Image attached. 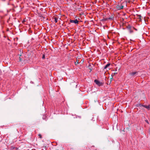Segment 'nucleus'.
Masks as SVG:
<instances>
[{
  "instance_id": "1",
  "label": "nucleus",
  "mask_w": 150,
  "mask_h": 150,
  "mask_svg": "<svg viewBox=\"0 0 150 150\" xmlns=\"http://www.w3.org/2000/svg\"><path fill=\"white\" fill-rule=\"evenodd\" d=\"M94 82L99 86H102L103 85V83L102 82H100L97 79L95 80Z\"/></svg>"
},
{
  "instance_id": "2",
  "label": "nucleus",
  "mask_w": 150,
  "mask_h": 150,
  "mask_svg": "<svg viewBox=\"0 0 150 150\" xmlns=\"http://www.w3.org/2000/svg\"><path fill=\"white\" fill-rule=\"evenodd\" d=\"M70 22L71 23H74L75 24H78L79 23V21L77 20V19H76L75 20H72L70 19Z\"/></svg>"
},
{
  "instance_id": "3",
  "label": "nucleus",
  "mask_w": 150,
  "mask_h": 150,
  "mask_svg": "<svg viewBox=\"0 0 150 150\" xmlns=\"http://www.w3.org/2000/svg\"><path fill=\"white\" fill-rule=\"evenodd\" d=\"M124 8L123 6L121 5V6H120L119 5H117L116 6V8L118 10H120L121 9H122Z\"/></svg>"
},
{
  "instance_id": "4",
  "label": "nucleus",
  "mask_w": 150,
  "mask_h": 150,
  "mask_svg": "<svg viewBox=\"0 0 150 150\" xmlns=\"http://www.w3.org/2000/svg\"><path fill=\"white\" fill-rule=\"evenodd\" d=\"M89 149H90L91 150H96L97 148L95 147L94 146H92L90 148H88Z\"/></svg>"
},
{
  "instance_id": "5",
  "label": "nucleus",
  "mask_w": 150,
  "mask_h": 150,
  "mask_svg": "<svg viewBox=\"0 0 150 150\" xmlns=\"http://www.w3.org/2000/svg\"><path fill=\"white\" fill-rule=\"evenodd\" d=\"M114 19V17L112 15L110 16L108 18V19L110 20H113Z\"/></svg>"
},
{
  "instance_id": "6",
  "label": "nucleus",
  "mask_w": 150,
  "mask_h": 150,
  "mask_svg": "<svg viewBox=\"0 0 150 150\" xmlns=\"http://www.w3.org/2000/svg\"><path fill=\"white\" fill-rule=\"evenodd\" d=\"M143 107H144L145 108L147 109L148 110H149L150 109V107L149 105L147 106L146 105H143Z\"/></svg>"
},
{
  "instance_id": "7",
  "label": "nucleus",
  "mask_w": 150,
  "mask_h": 150,
  "mask_svg": "<svg viewBox=\"0 0 150 150\" xmlns=\"http://www.w3.org/2000/svg\"><path fill=\"white\" fill-rule=\"evenodd\" d=\"M110 63H108L104 67V69H106L110 65Z\"/></svg>"
},
{
  "instance_id": "8",
  "label": "nucleus",
  "mask_w": 150,
  "mask_h": 150,
  "mask_svg": "<svg viewBox=\"0 0 150 150\" xmlns=\"http://www.w3.org/2000/svg\"><path fill=\"white\" fill-rule=\"evenodd\" d=\"M137 73V72H133L131 73L130 74L132 76H134Z\"/></svg>"
},
{
  "instance_id": "9",
  "label": "nucleus",
  "mask_w": 150,
  "mask_h": 150,
  "mask_svg": "<svg viewBox=\"0 0 150 150\" xmlns=\"http://www.w3.org/2000/svg\"><path fill=\"white\" fill-rule=\"evenodd\" d=\"M138 16H139L138 18L139 19V21H141L142 19H141V17H142V16L140 15H138Z\"/></svg>"
},
{
  "instance_id": "10",
  "label": "nucleus",
  "mask_w": 150,
  "mask_h": 150,
  "mask_svg": "<svg viewBox=\"0 0 150 150\" xmlns=\"http://www.w3.org/2000/svg\"><path fill=\"white\" fill-rule=\"evenodd\" d=\"M143 105H141V104H137V107H141L142 106H143Z\"/></svg>"
},
{
  "instance_id": "11",
  "label": "nucleus",
  "mask_w": 150,
  "mask_h": 150,
  "mask_svg": "<svg viewBox=\"0 0 150 150\" xmlns=\"http://www.w3.org/2000/svg\"><path fill=\"white\" fill-rule=\"evenodd\" d=\"M131 27L130 25H129L128 26H127V28L128 29H129L130 30Z\"/></svg>"
},
{
  "instance_id": "12",
  "label": "nucleus",
  "mask_w": 150,
  "mask_h": 150,
  "mask_svg": "<svg viewBox=\"0 0 150 150\" xmlns=\"http://www.w3.org/2000/svg\"><path fill=\"white\" fill-rule=\"evenodd\" d=\"M54 21L55 22V23H56L57 22V20H58V19L57 18H56V17H55L54 18Z\"/></svg>"
},
{
  "instance_id": "13",
  "label": "nucleus",
  "mask_w": 150,
  "mask_h": 150,
  "mask_svg": "<svg viewBox=\"0 0 150 150\" xmlns=\"http://www.w3.org/2000/svg\"><path fill=\"white\" fill-rule=\"evenodd\" d=\"M22 61L21 58L20 57H19V62H21Z\"/></svg>"
},
{
  "instance_id": "14",
  "label": "nucleus",
  "mask_w": 150,
  "mask_h": 150,
  "mask_svg": "<svg viewBox=\"0 0 150 150\" xmlns=\"http://www.w3.org/2000/svg\"><path fill=\"white\" fill-rule=\"evenodd\" d=\"M45 54H43L42 57V58L43 59H45Z\"/></svg>"
},
{
  "instance_id": "15",
  "label": "nucleus",
  "mask_w": 150,
  "mask_h": 150,
  "mask_svg": "<svg viewBox=\"0 0 150 150\" xmlns=\"http://www.w3.org/2000/svg\"><path fill=\"white\" fill-rule=\"evenodd\" d=\"M38 136L40 137V138H42L41 135L40 134H38Z\"/></svg>"
},
{
  "instance_id": "16",
  "label": "nucleus",
  "mask_w": 150,
  "mask_h": 150,
  "mask_svg": "<svg viewBox=\"0 0 150 150\" xmlns=\"http://www.w3.org/2000/svg\"><path fill=\"white\" fill-rule=\"evenodd\" d=\"M25 19H24L22 21V23H24L25 22Z\"/></svg>"
},
{
  "instance_id": "17",
  "label": "nucleus",
  "mask_w": 150,
  "mask_h": 150,
  "mask_svg": "<svg viewBox=\"0 0 150 150\" xmlns=\"http://www.w3.org/2000/svg\"><path fill=\"white\" fill-rule=\"evenodd\" d=\"M79 63L78 62H75V65H76L77 64H79Z\"/></svg>"
},
{
  "instance_id": "18",
  "label": "nucleus",
  "mask_w": 150,
  "mask_h": 150,
  "mask_svg": "<svg viewBox=\"0 0 150 150\" xmlns=\"http://www.w3.org/2000/svg\"><path fill=\"white\" fill-rule=\"evenodd\" d=\"M79 63L78 62H75V65H76L77 64H79Z\"/></svg>"
},
{
  "instance_id": "19",
  "label": "nucleus",
  "mask_w": 150,
  "mask_h": 150,
  "mask_svg": "<svg viewBox=\"0 0 150 150\" xmlns=\"http://www.w3.org/2000/svg\"><path fill=\"white\" fill-rule=\"evenodd\" d=\"M108 19V18H105V19H104V20L105 21H106V20H107Z\"/></svg>"
},
{
  "instance_id": "20",
  "label": "nucleus",
  "mask_w": 150,
  "mask_h": 150,
  "mask_svg": "<svg viewBox=\"0 0 150 150\" xmlns=\"http://www.w3.org/2000/svg\"><path fill=\"white\" fill-rule=\"evenodd\" d=\"M89 69L90 70V71H89L90 72H91V71H92V69H91L90 68H89Z\"/></svg>"
},
{
  "instance_id": "21",
  "label": "nucleus",
  "mask_w": 150,
  "mask_h": 150,
  "mask_svg": "<svg viewBox=\"0 0 150 150\" xmlns=\"http://www.w3.org/2000/svg\"><path fill=\"white\" fill-rule=\"evenodd\" d=\"M56 150H61V149H56Z\"/></svg>"
},
{
  "instance_id": "22",
  "label": "nucleus",
  "mask_w": 150,
  "mask_h": 150,
  "mask_svg": "<svg viewBox=\"0 0 150 150\" xmlns=\"http://www.w3.org/2000/svg\"><path fill=\"white\" fill-rule=\"evenodd\" d=\"M149 134H150V129H149Z\"/></svg>"
},
{
  "instance_id": "23",
  "label": "nucleus",
  "mask_w": 150,
  "mask_h": 150,
  "mask_svg": "<svg viewBox=\"0 0 150 150\" xmlns=\"http://www.w3.org/2000/svg\"><path fill=\"white\" fill-rule=\"evenodd\" d=\"M146 122L148 123L149 124V122H148V120H146Z\"/></svg>"
},
{
  "instance_id": "24",
  "label": "nucleus",
  "mask_w": 150,
  "mask_h": 150,
  "mask_svg": "<svg viewBox=\"0 0 150 150\" xmlns=\"http://www.w3.org/2000/svg\"><path fill=\"white\" fill-rule=\"evenodd\" d=\"M133 28H134V29L135 30H137V29L136 28H134V27H133Z\"/></svg>"
},
{
  "instance_id": "25",
  "label": "nucleus",
  "mask_w": 150,
  "mask_h": 150,
  "mask_svg": "<svg viewBox=\"0 0 150 150\" xmlns=\"http://www.w3.org/2000/svg\"><path fill=\"white\" fill-rule=\"evenodd\" d=\"M16 150H18V148H16Z\"/></svg>"
},
{
  "instance_id": "26",
  "label": "nucleus",
  "mask_w": 150,
  "mask_h": 150,
  "mask_svg": "<svg viewBox=\"0 0 150 150\" xmlns=\"http://www.w3.org/2000/svg\"><path fill=\"white\" fill-rule=\"evenodd\" d=\"M122 21H123L124 20V18H122Z\"/></svg>"
},
{
  "instance_id": "27",
  "label": "nucleus",
  "mask_w": 150,
  "mask_h": 150,
  "mask_svg": "<svg viewBox=\"0 0 150 150\" xmlns=\"http://www.w3.org/2000/svg\"><path fill=\"white\" fill-rule=\"evenodd\" d=\"M21 54L20 55V57H21Z\"/></svg>"
},
{
  "instance_id": "28",
  "label": "nucleus",
  "mask_w": 150,
  "mask_h": 150,
  "mask_svg": "<svg viewBox=\"0 0 150 150\" xmlns=\"http://www.w3.org/2000/svg\"><path fill=\"white\" fill-rule=\"evenodd\" d=\"M132 32V31H131L130 30V33H131V32Z\"/></svg>"
},
{
  "instance_id": "29",
  "label": "nucleus",
  "mask_w": 150,
  "mask_h": 150,
  "mask_svg": "<svg viewBox=\"0 0 150 150\" xmlns=\"http://www.w3.org/2000/svg\"><path fill=\"white\" fill-rule=\"evenodd\" d=\"M91 66V64H89V66H88V67H89Z\"/></svg>"
},
{
  "instance_id": "30",
  "label": "nucleus",
  "mask_w": 150,
  "mask_h": 150,
  "mask_svg": "<svg viewBox=\"0 0 150 150\" xmlns=\"http://www.w3.org/2000/svg\"><path fill=\"white\" fill-rule=\"evenodd\" d=\"M117 74V73H114V74Z\"/></svg>"
}]
</instances>
